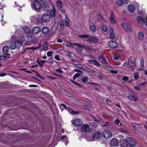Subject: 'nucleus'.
<instances>
[{
  "instance_id": "f257e3e1",
  "label": "nucleus",
  "mask_w": 147,
  "mask_h": 147,
  "mask_svg": "<svg viewBox=\"0 0 147 147\" xmlns=\"http://www.w3.org/2000/svg\"><path fill=\"white\" fill-rule=\"evenodd\" d=\"M51 18V16L47 13H45L42 16L41 18H37L36 19V21L39 23H42L43 22L47 23L50 21Z\"/></svg>"
},
{
  "instance_id": "f03ea898",
  "label": "nucleus",
  "mask_w": 147,
  "mask_h": 147,
  "mask_svg": "<svg viewBox=\"0 0 147 147\" xmlns=\"http://www.w3.org/2000/svg\"><path fill=\"white\" fill-rule=\"evenodd\" d=\"M38 1H35L33 2V7L34 9L36 11L39 12V10L41 8V5Z\"/></svg>"
},
{
  "instance_id": "7ed1b4c3",
  "label": "nucleus",
  "mask_w": 147,
  "mask_h": 147,
  "mask_svg": "<svg viewBox=\"0 0 147 147\" xmlns=\"http://www.w3.org/2000/svg\"><path fill=\"white\" fill-rule=\"evenodd\" d=\"M60 105L64 107L68 112L71 114L75 115L79 113V112L78 111H75L71 109L69 107H67L64 104H60Z\"/></svg>"
},
{
  "instance_id": "20e7f679",
  "label": "nucleus",
  "mask_w": 147,
  "mask_h": 147,
  "mask_svg": "<svg viewBox=\"0 0 147 147\" xmlns=\"http://www.w3.org/2000/svg\"><path fill=\"white\" fill-rule=\"evenodd\" d=\"M122 26L124 30L127 32H131L132 31V27L127 23L123 24Z\"/></svg>"
},
{
  "instance_id": "39448f33",
  "label": "nucleus",
  "mask_w": 147,
  "mask_h": 147,
  "mask_svg": "<svg viewBox=\"0 0 147 147\" xmlns=\"http://www.w3.org/2000/svg\"><path fill=\"white\" fill-rule=\"evenodd\" d=\"M127 146H135L136 143L134 139L128 137L126 138Z\"/></svg>"
},
{
  "instance_id": "423d86ee",
  "label": "nucleus",
  "mask_w": 147,
  "mask_h": 147,
  "mask_svg": "<svg viewBox=\"0 0 147 147\" xmlns=\"http://www.w3.org/2000/svg\"><path fill=\"white\" fill-rule=\"evenodd\" d=\"M56 4L59 10L61 13L65 14V11L63 9V6L62 2L60 1H57L56 2Z\"/></svg>"
},
{
  "instance_id": "0eeeda50",
  "label": "nucleus",
  "mask_w": 147,
  "mask_h": 147,
  "mask_svg": "<svg viewBox=\"0 0 147 147\" xmlns=\"http://www.w3.org/2000/svg\"><path fill=\"white\" fill-rule=\"evenodd\" d=\"M81 131L83 132L88 133L91 131L89 126L88 124H84L80 128Z\"/></svg>"
},
{
  "instance_id": "6e6552de",
  "label": "nucleus",
  "mask_w": 147,
  "mask_h": 147,
  "mask_svg": "<svg viewBox=\"0 0 147 147\" xmlns=\"http://www.w3.org/2000/svg\"><path fill=\"white\" fill-rule=\"evenodd\" d=\"M98 38L95 36H89L87 39V41L91 43H96L98 42Z\"/></svg>"
},
{
  "instance_id": "1a4fd4ad",
  "label": "nucleus",
  "mask_w": 147,
  "mask_h": 147,
  "mask_svg": "<svg viewBox=\"0 0 147 147\" xmlns=\"http://www.w3.org/2000/svg\"><path fill=\"white\" fill-rule=\"evenodd\" d=\"M103 137L106 138H110L112 136V134L109 130H104L102 133Z\"/></svg>"
},
{
  "instance_id": "9d476101",
  "label": "nucleus",
  "mask_w": 147,
  "mask_h": 147,
  "mask_svg": "<svg viewBox=\"0 0 147 147\" xmlns=\"http://www.w3.org/2000/svg\"><path fill=\"white\" fill-rule=\"evenodd\" d=\"M108 45L111 47L117 48L118 47L117 43L113 40L109 41L108 42Z\"/></svg>"
},
{
  "instance_id": "9b49d317",
  "label": "nucleus",
  "mask_w": 147,
  "mask_h": 147,
  "mask_svg": "<svg viewBox=\"0 0 147 147\" xmlns=\"http://www.w3.org/2000/svg\"><path fill=\"white\" fill-rule=\"evenodd\" d=\"M41 30V28L40 26H35L32 29V32L33 34H37L40 32Z\"/></svg>"
},
{
  "instance_id": "f8f14e48",
  "label": "nucleus",
  "mask_w": 147,
  "mask_h": 147,
  "mask_svg": "<svg viewBox=\"0 0 147 147\" xmlns=\"http://www.w3.org/2000/svg\"><path fill=\"white\" fill-rule=\"evenodd\" d=\"M98 59L102 63L104 64H107V62L105 58L103 55L101 54L98 57Z\"/></svg>"
},
{
  "instance_id": "ddd939ff",
  "label": "nucleus",
  "mask_w": 147,
  "mask_h": 147,
  "mask_svg": "<svg viewBox=\"0 0 147 147\" xmlns=\"http://www.w3.org/2000/svg\"><path fill=\"white\" fill-rule=\"evenodd\" d=\"M110 144L112 146H115L118 144L119 141L116 138H114L111 140Z\"/></svg>"
},
{
  "instance_id": "4468645a",
  "label": "nucleus",
  "mask_w": 147,
  "mask_h": 147,
  "mask_svg": "<svg viewBox=\"0 0 147 147\" xmlns=\"http://www.w3.org/2000/svg\"><path fill=\"white\" fill-rule=\"evenodd\" d=\"M74 45L78 47V50L80 51H83V48H84L85 46L84 45H82L78 43H74Z\"/></svg>"
},
{
  "instance_id": "2eb2a0df",
  "label": "nucleus",
  "mask_w": 147,
  "mask_h": 147,
  "mask_svg": "<svg viewBox=\"0 0 147 147\" xmlns=\"http://www.w3.org/2000/svg\"><path fill=\"white\" fill-rule=\"evenodd\" d=\"M128 2V0H118L116 1V4L119 6H121L123 5L124 3H127Z\"/></svg>"
},
{
  "instance_id": "dca6fc26",
  "label": "nucleus",
  "mask_w": 147,
  "mask_h": 147,
  "mask_svg": "<svg viewBox=\"0 0 147 147\" xmlns=\"http://www.w3.org/2000/svg\"><path fill=\"white\" fill-rule=\"evenodd\" d=\"M43 10L45 12H48L50 10V7L49 4H44L41 7Z\"/></svg>"
},
{
  "instance_id": "f3484780",
  "label": "nucleus",
  "mask_w": 147,
  "mask_h": 147,
  "mask_svg": "<svg viewBox=\"0 0 147 147\" xmlns=\"http://www.w3.org/2000/svg\"><path fill=\"white\" fill-rule=\"evenodd\" d=\"M110 21L113 24H114L116 22L115 16L113 13H111L110 18Z\"/></svg>"
},
{
  "instance_id": "a211bd4d",
  "label": "nucleus",
  "mask_w": 147,
  "mask_h": 147,
  "mask_svg": "<svg viewBox=\"0 0 147 147\" xmlns=\"http://www.w3.org/2000/svg\"><path fill=\"white\" fill-rule=\"evenodd\" d=\"M25 40V38L24 37L22 36L20 37L18 39L16 40V42L20 44H22Z\"/></svg>"
},
{
  "instance_id": "6ab92c4d",
  "label": "nucleus",
  "mask_w": 147,
  "mask_h": 147,
  "mask_svg": "<svg viewBox=\"0 0 147 147\" xmlns=\"http://www.w3.org/2000/svg\"><path fill=\"white\" fill-rule=\"evenodd\" d=\"M73 123L74 125L76 126H80L82 124V121L79 119H75Z\"/></svg>"
},
{
  "instance_id": "aec40b11",
  "label": "nucleus",
  "mask_w": 147,
  "mask_h": 147,
  "mask_svg": "<svg viewBox=\"0 0 147 147\" xmlns=\"http://www.w3.org/2000/svg\"><path fill=\"white\" fill-rule=\"evenodd\" d=\"M115 37V34L113 31V30L112 27H110V37L111 39H114Z\"/></svg>"
},
{
  "instance_id": "412c9836",
  "label": "nucleus",
  "mask_w": 147,
  "mask_h": 147,
  "mask_svg": "<svg viewBox=\"0 0 147 147\" xmlns=\"http://www.w3.org/2000/svg\"><path fill=\"white\" fill-rule=\"evenodd\" d=\"M135 63L131 62L130 61L128 62L127 64V66L128 68H130L132 70L134 69L135 67Z\"/></svg>"
},
{
  "instance_id": "4be33fe9",
  "label": "nucleus",
  "mask_w": 147,
  "mask_h": 147,
  "mask_svg": "<svg viewBox=\"0 0 147 147\" xmlns=\"http://www.w3.org/2000/svg\"><path fill=\"white\" fill-rule=\"evenodd\" d=\"M137 22L141 24L144 25L145 23L144 19L141 17H138L137 18Z\"/></svg>"
},
{
  "instance_id": "5701e85b",
  "label": "nucleus",
  "mask_w": 147,
  "mask_h": 147,
  "mask_svg": "<svg viewBox=\"0 0 147 147\" xmlns=\"http://www.w3.org/2000/svg\"><path fill=\"white\" fill-rule=\"evenodd\" d=\"M129 99L131 100L134 101V102H136L138 100L137 97L135 95L130 94L128 96Z\"/></svg>"
},
{
  "instance_id": "b1692460",
  "label": "nucleus",
  "mask_w": 147,
  "mask_h": 147,
  "mask_svg": "<svg viewBox=\"0 0 147 147\" xmlns=\"http://www.w3.org/2000/svg\"><path fill=\"white\" fill-rule=\"evenodd\" d=\"M16 42L15 41H12L9 44V47L10 49H15L16 47Z\"/></svg>"
},
{
  "instance_id": "393cba45",
  "label": "nucleus",
  "mask_w": 147,
  "mask_h": 147,
  "mask_svg": "<svg viewBox=\"0 0 147 147\" xmlns=\"http://www.w3.org/2000/svg\"><path fill=\"white\" fill-rule=\"evenodd\" d=\"M101 133L97 132L94 133L92 136V138L94 139H98L101 136Z\"/></svg>"
},
{
  "instance_id": "a878e982",
  "label": "nucleus",
  "mask_w": 147,
  "mask_h": 147,
  "mask_svg": "<svg viewBox=\"0 0 147 147\" xmlns=\"http://www.w3.org/2000/svg\"><path fill=\"white\" fill-rule=\"evenodd\" d=\"M42 31L44 34H47L49 32V29L48 27H44L42 28Z\"/></svg>"
},
{
  "instance_id": "bb28decb",
  "label": "nucleus",
  "mask_w": 147,
  "mask_h": 147,
  "mask_svg": "<svg viewBox=\"0 0 147 147\" xmlns=\"http://www.w3.org/2000/svg\"><path fill=\"white\" fill-rule=\"evenodd\" d=\"M85 71L90 72L92 73H94L95 72V71L92 68H90L89 67H88L86 66H84V70Z\"/></svg>"
},
{
  "instance_id": "cd10ccee",
  "label": "nucleus",
  "mask_w": 147,
  "mask_h": 147,
  "mask_svg": "<svg viewBox=\"0 0 147 147\" xmlns=\"http://www.w3.org/2000/svg\"><path fill=\"white\" fill-rule=\"evenodd\" d=\"M144 59H142L140 61V68L139 70L140 71H143L144 70Z\"/></svg>"
},
{
  "instance_id": "c85d7f7f",
  "label": "nucleus",
  "mask_w": 147,
  "mask_h": 147,
  "mask_svg": "<svg viewBox=\"0 0 147 147\" xmlns=\"http://www.w3.org/2000/svg\"><path fill=\"white\" fill-rule=\"evenodd\" d=\"M128 9L130 12H134L135 11L134 7L132 5H129L128 6Z\"/></svg>"
},
{
  "instance_id": "c756f323",
  "label": "nucleus",
  "mask_w": 147,
  "mask_h": 147,
  "mask_svg": "<svg viewBox=\"0 0 147 147\" xmlns=\"http://www.w3.org/2000/svg\"><path fill=\"white\" fill-rule=\"evenodd\" d=\"M89 25L90 29L91 31L94 32L96 31V28L92 23H91L90 24H89Z\"/></svg>"
},
{
  "instance_id": "7c9ffc66",
  "label": "nucleus",
  "mask_w": 147,
  "mask_h": 147,
  "mask_svg": "<svg viewBox=\"0 0 147 147\" xmlns=\"http://www.w3.org/2000/svg\"><path fill=\"white\" fill-rule=\"evenodd\" d=\"M144 35L142 32H139L138 34V38L140 40H142L144 38Z\"/></svg>"
},
{
  "instance_id": "2f4dec72",
  "label": "nucleus",
  "mask_w": 147,
  "mask_h": 147,
  "mask_svg": "<svg viewBox=\"0 0 147 147\" xmlns=\"http://www.w3.org/2000/svg\"><path fill=\"white\" fill-rule=\"evenodd\" d=\"M9 50V47L8 46H5L3 47L2 51L4 53H7Z\"/></svg>"
},
{
  "instance_id": "473e14b6",
  "label": "nucleus",
  "mask_w": 147,
  "mask_h": 147,
  "mask_svg": "<svg viewBox=\"0 0 147 147\" xmlns=\"http://www.w3.org/2000/svg\"><path fill=\"white\" fill-rule=\"evenodd\" d=\"M66 17H65V22L66 23L65 25L67 26H69V25L70 24L69 23L70 21L69 19L67 17V16L65 15Z\"/></svg>"
},
{
  "instance_id": "72a5a7b5",
  "label": "nucleus",
  "mask_w": 147,
  "mask_h": 147,
  "mask_svg": "<svg viewBox=\"0 0 147 147\" xmlns=\"http://www.w3.org/2000/svg\"><path fill=\"white\" fill-rule=\"evenodd\" d=\"M51 16L55 17L56 14V9L54 7L53 9L51 11Z\"/></svg>"
},
{
  "instance_id": "f704fd0d",
  "label": "nucleus",
  "mask_w": 147,
  "mask_h": 147,
  "mask_svg": "<svg viewBox=\"0 0 147 147\" xmlns=\"http://www.w3.org/2000/svg\"><path fill=\"white\" fill-rule=\"evenodd\" d=\"M43 50L46 51L48 49V46L46 42H44L43 43Z\"/></svg>"
},
{
  "instance_id": "c9c22d12",
  "label": "nucleus",
  "mask_w": 147,
  "mask_h": 147,
  "mask_svg": "<svg viewBox=\"0 0 147 147\" xmlns=\"http://www.w3.org/2000/svg\"><path fill=\"white\" fill-rule=\"evenodd\" d=\"M130 61L131 63H135V59L134 57L133 56H131L130 57L129 59L128 62L129 63Z\"/></svg>"
},
{
  "instance_id": "e433bc0d",
  "label": "nucleus",
  "mask_w": 147,
  "mask_h": 147,
  "mask_svg": "<svg viewBox=\"0 0 147 147\" xmlns=\"http://www.w3.org/2000/svg\"><path fill=\"white\" fill-rule=\"evenodd\" d=\"M26 36L27 37L32 38L33 37V33H31L29 31L26 32Z\"/></svg>"
},
{
  "instance_id": "4c0bfd02",
  "label": "nucleus",
  "mask_w": 147,
  "mask_h": 147,
  "mask_svg": "<svg viewBox=\"0 0 147 147\" xmlns=\"http://www.w3.org/2000/svg\"><path fill=\"white\" fill-rule=\"evenodd\" d=\"M90 36V35L88 34H80L79 35V37L80 38H88Z\"/></svg>"
},
{
  "instance_id": "58836bf2",
  "label": "nucleus",
  "mask_w": 147,
  "mask_h": 147,
  "mask_svg": "<svg viewBox=\"0 0 147 147\" xmlns=\"http://www.w3.org/2000/svg\"><path fill=\"white\" fill-rule=\"evenodd\" d=\"M119 131L121 133L126 134H128V132L127 130H125L123 129L120 128L119 129Z\"/></svg>"
},
{
  "instance_id": "ea45409f",
  "label": "nucleus",
  "mask_w": 147,
  "mask_h": 147,
  "mask_svg": "<svg viewBox=\"0 0 147 147\" xmlns=\"http://www.w3.org/2000/svg\"><path fill=\"white\" fill-rule=\"evenodd\" d=\"M120 57V55L118 54H115L114 55V57L115 59L117 60Z\"/></svg>"
},
{
  "instance_id": "a19ab883",
  "label": "nucleus",
  "mask_w": 147,
  "mask_h": 147,
  "mask_svg": "<svg viewBox=\"0 0 147 147\" xmlns=\"http://www.w3.org/2000/svg\"><path fill=\"white\" fill-rule=\"evenodd\" d=\"M88 80V78L87 76H85L82 79V81L84 83H85Z\"/></svg>"
},
{
  "instance_id": "79ce46f5",
  "label": "nucleus",
  "mask_w": 147,
  "mask_h": 147,
  "mask_svg": "<svg viewBox=\"0 0 147 147\" xmlns=\"http://www.w3.org/2000/svg\"><path fill=\"white\" fill-rule=\"evenodd\" d=\"M134 77L135 79L136 80L138 79L139 78V73L138 72L135 73Z\"/></svg>"
},
{
  "instance_id": "37998d69",
  "label": "nucleus",
  "mask_w": 147,
  "mask_h": 147,
  "mask_svg": "<svg viewBox=\"0 0 147 147\" xmlns=\"http://www.w3.org/2000/svg\"><path fill=\"white\" fill-rule=\"evenodd\" d=\"M101 28L102 30L105 32H107V28L105 26L103 25H102Z\"/></svg>"
},
{
  "instance_id": "c03bdc74",
  "label": "nucleus",
  "mask_w": 147,
  "mask_h": 147,
  "mask_svg": "<svg viewBox=\"0 0 147 147\" xmlns=\"http://www.w3.org/2000/svg\"><path fill=\"white\" fill-rule=\"evenodd\" d=\"M121 144V145L122 147H127V142L126 140L125 141H123Z\"/></svg>"
},
{
  "instance_id": "a18cd8bd",
  "label": "nucleus",
  "mask_w": 147,
  "mask_h": 147,
  "mask_svg": "<svg viewBox=\"0 0 147 147\" xmlns=\"http://www.w3.org/2000/svg\"><path fill=\"white\" fill-rule=\"evenodd\" d=\"M60 27L61 28H63L64 27V24L63 21L62 20L60 21Z\"/></svg>"
},
{
  "instance_id": "49530a36",
  "label": "nucleus",
  "mask_w": 147,
  "mask_h": 147,
  "mask_svg": "<svg viewBox=\"0 0 147 147\" xmlns=\"http://www.w3.org/2000/svg\"><path fill=\"white\" fill-rule=\"evenodd\" d=\"M90 125L94 127H96L98 126V124L95 122H91L90 123Z\"/></svg>"
},
{
  "instance_id": "de8ad7c7",
  "label": "nucleus",
  "mask_w": 147,
  "mask_h": 147,
  "mask_svg": "<svg viewBox=\"0 0 147 147\" xmlns=\"http://www.w3.org/2000/svg\"><path fill=\"white\" fill-rule=\"evenodd\" d=\"M77 68L80 69L84 70V66H83L81 64H79Z\"/></svg>"
},
{
  "instance_id": "09e8293b",
  "label": "nucleus",
  "mask_w": 147,
  "mask_h": 147,
  "mask_svg": "<svg viewBox=\"0 0 147 147\" xmlns=\"http://www.w3.org/2000/svg\"><path fill=\"white\" fill-rule=\"evenodd\" d=\"M66 45L67 46L69 47H72L73 48L74 47V43L73 44H72V43L69 42L67 43Z\"/></svg>"
},
{
  "instance_id": "8fccbe9b",
  "label": "nucleus",
  "mask_w": 147,
  "mask_h": 147,
  "mask_svg": "<svg viewBox=\"0 0 147 147\" xmlns=\"http://www.w3.org/2000/svg\"><path fill=\"white\" fill-rule=\"evenodd\" d=\"M4 55L6 59L7 58H9L10 57V55L9 54L7 53H5Z\"/></svg>"
},
{
  "instance_id": "3c124183",
  "label": "nucleus",
  "mask_w": 147,
  "mask_h": 147,
  "mask_svg": "<svg viewBox=\"0 0 147 147\" xmlns=\"http://www.w3.org/2000/svg\"><path fill=\"white\" fill-rule=\"evenodd\" d=\"M111 125L110 124H109L108 123L106 122L105 123V124L104 125H103V127L107 126V129H109Z\"/></svg>"
},
{
  "instance_id": "603ef678",
  "label": "nucleus",
  "mask_w": 147,
  "mask_h": 147,
  "mask_svg": "<svg viewBox=\"0 0 147 147\" xmlns=\"http://www.w3.org/2000/svg\"><path fill=\"white\" fill-rule=\"evenodd\" d=\"M53 52L52 51H48L47 53V55L48 57H50L52 54Z\"/></svg>"
},
{
  "instance_id": "864d4df0",
  "label": "nucleus",
  "mask_w": 147,
  "mask_h": 147,
  "mask_svg": "<svg viewBox=\"0 0 147 147\" xmlns=\"http://www.w3.org/2000/svg\"><path fill=\"white\" fill-rule=\"evenodd\" d=\"M75 71H76V72L79 73H78L79 74H80V75L82 74L83 73V72L82 71L78 69H76Z\"/></svg>"
},
{
  "instance_id": "5fc2aeb1",
  "label": "nucleus",
  "mask_w": 147,
  "mask_h": 147,
  "mask_svg": "<svg viewBox=\"0 0 147 147\" xmlns=\"http://www.w3.org/2000/svg\"><path fill=\"white\" fill-rule=\"evenodd\" d=\"M90 84H93V85H95L97 86H98V87H96L95 88V90H98V91L99 90L98 87H100V86L98 84H95L94 83H90Z\"/></svg>"
},
{
  "instance_id": "6e6d98bb",
  "label": "nucleus",
  "mask_w": 147,
  "mask_h": 147,
  "mask_svg": "<svg viewBox=\"0 0 147 147\" xmlns=\"http://www.w3.org/2000/svg\"><path fill=\"white\" fill-rule=\"evenodd\" d=\"M57 60L60 61V59L59 58V55H56L54 57Z\"/></svg>"
},
{
  "instance_id": "4d7b16f0",
  "label": "nucleus",
  "mask_w": 147,
  "mask_h": 147,
  "mask_svg": "<svg viewBox=\"0 0 147 147\" xmlns=\"http://www.w3.org/2000/svg\"><path fill=\"white\" fill-rule=\"evenodd\" d=\"M120 121L118 119H116L115 121V123L117 125H118L120 123Z\"/></svg>"
},
{
  "instance_id": "13d9d810",
  "label": "nucleus",
  "mask_w": 147,
  "mask_h": 147,
  "mask_svg": "<svg viewBox=\"0 0 147 147\" xmlns=\"http://www.w3.org/2000/svg\"><path fill=\"white\" fill-rule=\"evenodd\" d=\"M37 41V39L36 38H34L31 40V42L32 43L35 44V43Z\"/></svg>"
},
{
  "instance_id": "bf43d9fd",
  "label": "nucleus",
  "mask_w": 147,
  "mask_h": 147,
  "mask_svg": "<svg viewBox=\"0 0 147 147\" xmlns=\"http://www.w3.org/2000/svg\"><path fill=\"white\" fill-rule=\"evenodd\" d=\"M95 65L96 66H99L100 64L96 60H94V63Z\"/></svg>"
},
{
  "instance_id": "052dcab7",
  "label": "nucleus",
  "mask_w": 147,
  "mask_h": 147,
  "mask_svg": "<svg viewBox=\"0 0 147 147\" xmlns=\"http://www.w3.org/2000/svg\"><path fill=\"white\" fill-rule=\"evenodd\" d=\"M122 79L125 81H127L128 80L129 78L127 76H125L123 77Z\"/></svg>"
},
{
  "instance_id": "680f3d73",
  "label": "nucleus",
  "mask_w": 147,
  "mask_h": 147,
  "mask_svg": "<svg viewBox=\"0 0 147 147\" xmlns=\"http://www.w3.org/2000/svg\"><path fill=\"white\" fill-rule=\"evenodd\" d=\"M56 71L57 72H58L61 73H63V71H62V70L60 68L56 69Z\"/></svg>"
},
{
  "instance_id": "e2e57ef3",
  "label": "nucleus",
  "mask_w": 147,
  "mask_h": 147,
  "mask_svg": "<svg viewBox=\"0 0 147 147\" xmlns=\"http://www.w3.org/2000/svg\"><path fill=\"white\" fill-rule=\"evenodd\" d=\"M0 59L1 60H4L6 59L4 55L0 56Z\"/></svg>"
},
{
  "instance_id": "0e129e2a",
  "label": "nucleus",
  "mask_w": 147,
  "mask_h": 147,
  "mask_svg": "<svg viewBox=\"0 0 147 147\" xmlns=\"http://www.w3.org/2000/svg\"><path fill=\"white\" fill-rule=\"evenodd\" d=\"M94 60L92 59H90L88 61V62L90 63H94Z\"/></svg>"
},
{
  "instance_id": "69168bd1",
  "label": "nucleus",
  "mask_w": 147,
  "mask_h": 147,
  "mask_svg": "<svg viewBox=\"0 0 147 147\" xmlns=\"http://www.w3.org/2000/svg\"><path fill=\"white\" fill-rule=\"evenodd\" d=\"M98 78H99L100 80H102L103 78V76L102 75H99L98 77Z\"/></svg>"
},
{
  "instance_id": "338daca9",
  "label": "nucleus",
  "mask_w": 147,
  "mask_h": 147,
  "mask_svg": "<svg viewBox=\"0 0 147 147\" xmlns=\"http://www.w3.org/2000/svg\"><path fill=\"white\" fill-rule=\"evenodd\" d=\"M106 101L107 103H110L111 102V100L108 99H106Z\"/></svg>"
},
{
  "instance_id": "774afa93",
  "label": "nucleus",
  "mask_w": 147,
  "mask_h": 147,
  "mask_svg": "<svg viewBox=\"0 0 147 147\" xmlns=\"http://www.w3.org/2000/svg\"><path fill=\"white\" fill-rule=\"evenodd\" d=\"M71 53L70 52H68L67 53V55L69 57H70L71 56Z\"/></svg>"
}]
</instances>
